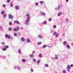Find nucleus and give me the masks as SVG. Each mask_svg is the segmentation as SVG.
I'll return each mask as SVG.
<instances>
[{"label":"nucleus","mask_w":73,"mask_h":73,"mask_svg":"<svg viewBox=\"0 0 73 73\" xmlns=\"http://www.w3.org/2000/svg\"><path fill=\"white\" fill-rule=\"evenodd\" d=\"M8 17H9V14Z\"/></svg>","instance_id":"0e129e2a"},{"label":"nucleus","mask_w":73,"mask_h":73,"mask_svg":"<svg viewBox=\"0 0 73 73\" xmlns=\"http://www.w3.org/2000/svg\"><path fill=\"white\" fill-rule=\"evenodd\" d=\"M20 69V68L19 67H18L17 68V70H19Z\"/></svg>","instance_id":"3c124183"},{"label":"nucleus","mask_w":73,"mask_h":73,"mask_svg":"<svg viewBox=\"0 0 73 73\" xmlns=\"http://www.w3.org/2000/svg\"><path fill=\"white\" fill-rule=\"evenodd\" d=\"M70 66H71V67H73V64H71L70 65Z\"/></svg>","instance_id":"603ef678"},{"label":"nucleus","mask_w":73,"mask_h":73,"mask_svg":"<svg viewBox=\"0 0 73 73\" xmlns=\"http://www.w3.org/2000/svg\"><path fill=\"white\" fill-rule=\"evenodd\" d=\"M26 40V42H28V43L31 42V40H30V39L27 38Z\"/></svg>","instance_id":"7ed1b4c3"},{"label":"nucleus","mask_w":73,"mask_h":73,"mask_svg":"<svg viewBox=\"0 0 73 73\" xmlns=\"http://www.w3.org/2000/svg\"><path fill=\"white\" fill-rule=\"evenodd\" d=\"M7 49L6 48H3L2 49V50H3V51H5V50H6Z\"/></svg>","instance_id":"7c9ffc66"},{"label":"nucleus","mask_w":73,"mask_h":73,"mask_svg":"<svg viewBox=\"0 0 73 73\" xmlns=\"http://www.w3.org/2000/svg\"><path fill=\"white\" fill-rule=\"evenodd\" d=\"M46 45H44L43 46V48H46Z\"/></svg>","instance_id":"72a5a7b5"},{"label":"nucleus","mask_w":73,"mask_h":73,"mask_svg":"<svg viewBox=\"0 0 73 73\" xmlns=\"http://www.w3.org/2000/svg\"><path fill=\"white\" fill-rule=\"evenodd\" d=\"M33 60L34 62H36V60L34 58L33 59Z\"/></svg>","instance_id":"bb28decb"},{"label":"nucleus","mask_w":73,"mask_h":73,"mask_svg":"<svg viewBox=\"0 0 73 73\" xmlns=\"http://www.w3.org/2000/svg\"><path fill=\"white\" fill-rule=\"evenodd\" d=\"M40 62V60H37V64H39Z\"/></svg>","instance_id":"c85d7f7f"},{"label":"nucleus","mask_w":73,"mask_h":73,"mask_svg":"<svg viewBox=\"0 0 73 73\" xmlns=\"http://www.w3.org/2000/svg\"><path fill=\"white\" fill-rule=\"evenodd\" d=\"M27 17V19L26 21L25 22V23L27 25H29V20H30V17H29V14H27L25 15Z\"/></svg>","instance_id":"f257e3e1"},{"label":"nucleus","mask_w":73,"mask_h":73,"mask_svg":"<svg viewBox=\"0 0 73 73\" xmlns=\"http://www.w3.org/2000/svg\"><path fill=\"white\" fill-rule=\"evenodd\" d=\"M37 37L38 38L41 39L42 37V36L40 35H39L37 36Z\"/></svg>","instance_id":"20e7f679"},{"label":"nucleus","mask_w":73,"mask_h":73,"mask_svg":"<svg viewBox=\"0 0 73 73\" xmlns=\"http://www.w3.org/2000/svg\"><path fill=\"white\" fill-rule=\"evenodd\" d=\"M56 25H54L53 26V28H56Z\"/></svg>","instance_id":"a19ab883"},{"label":"nucleus","mask_w":73,"mask_h":73,"mask_svg":"<svg viewBox=\"0 0 73 73\" xmlns=\"http://www.w3.org/2000/svg\"><path fill=\"white\" fill-rule=\"evenodd\" d=\"M2 28V27L1 26H0V29H1Z\"/></svg>","instance_id":"bf43d9fd"},{"label":"nucleus","mask_w":73,"mask_h":73,"mask_svg":"<svg viewBox=\"0 0 73 73\" xmlns=\"http://www.w3.org/2000/svg\"><path fill=\"white\" fill-rule=\"evenodd\" d=\"M44 67L46 68H47V67H49V65L47 64H44Z\"/></svg>","instance_id":"f3484780"},{"label":"nucleus","mask_w":73,"mask_h":73,"mask_svg":"<svg viewBox=\"0 0 73 73\" xmlns=\"http://www.w3.org/2000/svg\"><path fill=\"white\" fill-rule=\"evenodd\" d=\"M41 42H38V45H41Z\"/></svg>","instance_id":"2f4dec72"},{"label":"nucleus","mask_w":73,"mask_h":73,"mask_svg":"<svg viewBox=\"0 0 73 73\" xmlns=\"http://www.w3.org/2000/svg\"><path fill=\"white\" fill-rule=\"evenodd\" d=\"M62 14V13L59 12L58 13V16H61Z\"/></svg>","instance_id":"9b49d317"},{"label":"nucleus","mask_w":73,"mask_h":73,"mask_svg":"<svg viewBox=\"0 0 73 73\" xmlns=\"http://www.w3.org/2000/svg\"><path fill=\"white\" fill-rule=\"evenodd\" d=\"M5 36L6 38H8L9 39V36H8V34H6Z\"/></svg>","instance_id":"6e6552de"},{"label":"nucleus","mask_w":73,"mask_h":73,"mask_svg":"<svg viewBox=\"0 0 73 73\" xmlns=\"http://www.w3.org/2000/svg\"><path fill=\"white\" fill-rule=\"evenodd\" d=\"M55 58L56 60H57V59H58V57L57 56V55H55Z\"/></svg>","instance_id":"a211bd4d"},{"label":"nucleus","mask_w":73,"mask_h":73,"mask_svg":"<svg viewBox=\"0 0 73 73\" xmlns=\"http://www.w3.org/2000/svg\"><path fill=\"white\" fill-rule=\"evenodd\" d=\"M57 9V8H55V9L56 10V9Z\"/></svg>","instance_id":"69168bd1"},{"label":"nucleus","mask_w":73,"mask_h":73,"mask_svg":"<svg viewBox=\"0 0 73 73\" xmlns=\"http://www.w3.org/2000/svg\"><path fill=\"white\" fill-rule=\"evenodd\" d=\"M72 46H73V42H72Z\"/></svg>","instance_id":"e2e57ef3"},{"label":"nucleus","mask_w":73,"mask_h":73,"mask_svg":"<svg viewBox=\"0 0 73 73\" xmlns=\"http://www.w3.org/2000/svg\"><path fill=\"white\" fill-rule=\"evenodd\" d=\"M58 35H59V34H57L56 35L55 37H57V36H58Z\"/></svg>","instance_id":"c03bdc74"},{"label":"nucleus","mask_w":73,"mask_h":73,"mask_svg":"<svg viewBox=\"0 0 73 73\" xmlns=\"http://www.w3.org/2000/svg\"><path fill=\"white\" fill-rule=\"evenodd\" d=\"M63 35L64 36H65V34H64Z\"/></svg>","instance_id":"680f3d73"},{"label":"nucleus","mask_w":73,"mask_h":73,"mask_svg":"<svg viewBox=\"0 0 73 73\" xmlns=\"http://www.w3.org/2000/svg\"><path fill=\"white\" fill-rule=\"evenodd\" d=\"M66 22H68V19H66Z\"/></svg>","instance_id":"13d9d810"},{"label":"nucleus","mask_w":73,"mask_h":73,"mask_svg":"<svg viewBox=\"0 0 73 73\" xmlns=\"http://www.w3.org/2000/svg\"><path fill=\"white\" fill-rule=\"evenodd\" d=\"M62 39L60 38V41H62Z\"/></svg>","instance_id":"052dcab7"},{"label":"nucleus","mask_w":73,"mask_h":73,"mask_svg":"<svg viewBox=\"0 0 73 73\" xmlns=\"http://www.w3.org/2000/svg\"><path fill=\"white\" fill-rule=\"evenodd\" d=\"M70 69H67V71L68 72H70Z\"/></svg>","instance_id":"58836bf2"},{"label":"nucleus","mask_w":73,"mask_h":73,"mask_svg":"<svg viewBox=\"0 0 73 73\" xmlns=\"http://www.w3.org/2000/svg\"><path fill=\"white\" fill-rule=\"evenodd\" d=\"M66 2H68L69 1V0H66Z\"/></svg>","instance_id":"6e6d98bb"},{"label":"nucleus","mask_w":73,"mask_h":73,"mask_svg":"<svg viewBox=\"0 0 73 73\" xmlns=\"http://www.w3.org/2000/svg\"><path fill=\"white\" fill-rule=\"evenodd\" d=\"M63 44L65 45H66L67 44V42L66 41H64L63 42Z\"/></svg>","instance_id":"dca6fc26"},{"label":"nucleus","mask_w":73,"mask_h":73,"mask_svg":"<svg viewBox=\"0 0 73 73\" xmlns=\"http://www.w3.org/2000/svg\"><path fill=\"white\" fill-rule=\"evenodd\" d=\"M67 48L68 49H70V46L69 44H67Z\"/></svg>","instance_id":"4be33fe9"},{"label":"nucleus","mask_w":73,"mask_h":73,"mask_svg":"<svg viewBox=\"0 0 73 73\" xmlns=\"http://www.w3.org/2000/svg\"><path fill=\"white\" fill-rule=\"evenodd\" d=\"M62 73H66V70H64L62 71Z\"/></svg>","instance_id":"c756f323"},{"label":"nucleus","mask_w":73,"mask_h":73,"mask_svg":"<svg viewBox=\"0 0 73 73\" xmlns=\"http://www.w3.org/2000/svg\"><path fill=\"white\" fill-rule=\"evenodd\" d=\"M1 44L2 45H4L5 44V43L4 42H2Z\"/></svg>","instance_id":"37998d69"},{"label":"nucleus","mask_w":73,"mask_h":73,"mask_svg":"<svg viewBox=\"0 0 73 73\" xmlns=\"http://www.w3.org/2000/svg\"><path fill=\"white\" fill-rule=\"evenodd\" d=\"M42 5V4L44 3V2L42 1H41L39 2Z\"/></svg>","instance_id":"393cba45"},{"label":"nucleus","mask_w":73,"mask_h":73,"mask_svg":"<svg viewBox=\"0 0 73 73\" xmlns=\"http://www.w3.org/2000/svg\"><path fill=\"white\" fill-rule=\"evenodd\" d=\"M57 34V32H54V35H56Z\"/></svg>","instance_id":"ea45409f"},{"label":"nucleus","mask_w":73,"mask_h":73,"mask_svg":"<svg viewBox=\"0 0 73 73\" xmlns=\"http://www.w3.org/2000/svg\"><path fill=\"white\" fill-rule=\"evenodd\" d=\"M43 24H47V23L46 22V21H44L43 22Z\"/></svg>","instance_id":"473e14b6"},{"label":"nucleus","mask_w":73,"mask_h":73,"mask_svg":"<svg viewBox=\"0 0 73 73\" xmlns=\"http://www.w3.org/2000/svg\"><path fill=\"white\" fill-rule=\"evenodd\" d=\"M9 47V46H4V48H5L6 49H7V48H8Z\"/></svg>","instance_id":"412c9836"},{"label":"nucleus","mask_w":73,"mask_h":73,"mask_svg":"<svg viewBox=\"0 0 73 73\" xmlns=\"http://www.w3.org/2000/svg\"><path fill=\"white\" fill-rule=\"evenodd\" d=\"M9 19H13V16L11 15H9Z\"/></svg>","instance_id":"2eb2a0df"},{"label":"nucleus","mask_w":73,"mask_h":73,"mask_svg":"<svg viewBox=\"0 0 73 73\" xmlns=\"http://www.w3.org/2000/svg\"><path fill=\"white\" fill-rule=\"evenodd\" d=\"M35 4L36 5H38V3L36 2L35 3Z\"/></svg>","instance_id":"79ce46f5"},{"label":"nucleus","mask_w":73,"mask_h":73,"mask_svg":"<svg viewBox=\"0 0 73 73\" xmlns=\"http://www.w3.org/2000/svg\"><path fill=\"white\" fill-rule=\"evenodd\" d=\"M3 57V56L2 55H0V58Z\"/></svg>","instance_id":"de8ad7c7"},{"label":"nucleus","mask_w":73,"mask_h":73,"mask_svg":"<svg viewBox=\"0 0 73 73\" xmlns=\"http://www.w3.org/2000/svg\"><path fill=\"white\" fill-rule=\"evenodd\" d=\"M13 3H11L10 4V6L11 7H13Z\"/></svg>","instance_id":"b1692460"},{"label":"nucleus","mask_w":73,"mask_h":73,"mask_svg":"<svg viewBox=\"0 0 73 73\" xmlns=\"http://www.w3.org/2000/svg\"><path fill=\"white\" fill-rule=\"evenodd\" d=\"M14 23L17 24H19V22L17 21H15L14 22Z\"/></svg>","instance_id":"423d86ee"},{"label":"nucleus","mask_w":73,"mask_h":73,"mask_svg":"<svg viewBox=\"0 0 73 73\" xmlns=\"http://www.w3.org/2000/svg\"><path fill=\"white\" fill-rule=\"evenodd\" d=\"M21 29H23V27H22V28H21Z\"/></svg>","instance_id":"774afa93"},{"label":"nucleus","mask_w":73,"mask_h":73,"mask_svg":"<svg viewBox=\"0 0 73 73\" xmlns=\"http://www.w3.org/2000/svg\"><path fill=\"white\" fill-rule=\"evenodd\" d=\"M51 32H52H52H53V30H51Z\"/></svg>","instance_id":"4d7b16f0"},{"label":"nucleus","mask_w":73,"mask_h":73,"mask_svg":"<svg viewBox=\"0 0 73 73\" xmlns=\"http://www.w3.org/2000/svg\"><path fill=\"white\" fill-rule=\"evenodd\" d=\"M15 9H16L17 10H18V9H19V7L18 6H17L15 7Z\"/></svg>","instance_id":"1a4fd4ad"},{"label":"nucleus","mask_w":73,"mask_h":73,"mask_svg":"<svg viewBox=\"0 0 73 73\" xmlns=\"http://www.w3.org/2000/svg\"><path fill=\"white\" fill-rule=\"evenodd\" d=\"M38 56L39 57H42V54H40L38 55Z\"/></svg>","instance_id":"5701e85b"},{"label":"nucleus","mask_w":73,"mask_h":73,"mask_svg":"<svg viewBox=\"0 0 73 73\" xmlns=\"http://www.w3.org/2000/svg\"><path fill=\"white\" fill-rule=\"evenodd\" d=\"M21 41H23V42H24V41H25V40L24 38H21Z\"/></svg>","instance_id":"9d476101"},{"label":"nucleus","mask_w":73,"mask_h":73,"mask_svg":"<svg viewBox=\"0 0 73 73\" xmlns=\"http://www.w3.org/2000/svg\"><path fill=\"white\" fill-rule=\"evenodd\" d=\"M16 67L14 68V69H16Z\"/></svg>","instance_id":"338daca9"},{"label":"nucleus","mask_w":73,"mask_h":73,"mask_svg":"<svg viewBox=\"0 0 73 73\" xmlns=\"http://www.w3.org/2000/svg\"><path fill=\"white\" fill-rule=\"evenodd\" d=\"M29 56L30 57H34V55L32 54H31L29 55Z\"/></svg>","instance_id":"6ab92c4d"},{"label":"nucleus","mask_w":73,"mask_h":73,"mask_svg":"<svg viewBox=\"0 0 73 73\" xmlns=\"http://www.w3.org/2000/svg\"><path fill=\"white\" fill-rule=\"evenodd\" d=\"M52 20V18H50L48 19V21H50Z\"/></svg>","instance_id":"cd10ccee"},{"label":"nucleus","mask_w":73,"mask_h":73,"mask_svg":"<svg viewBox=\"0 0 73 73\" xmlns=\"http://www.w3.org/2000/svg\"><path fill=\"white\" fill-rule=\"evenodd\" d=\"M67 69H70V68H71L70 66H69V65H68L67 66Z\"/></svg>","instance_id":"aec40b11"},{"label":"nucleus","mask_w":73,"mask_h":73,"mask_svg":"<svg viewBox=\"0 0 73 73\" xmlns=\"http://www.w3.org/2000/svg\"><path fill=\"white\" fill-rule=\"evenodd\" d=\"M4 13H5L4 11H2L1 12V15H3L4 14Z\"/></svg>","instance_id":"a878e982"},{"label":"nucleus","mask_w":73,"mask_h":73,"mask_svg":"<svg viewBox=\"0 0 73 73\" xmlns=\"http://www.w3.org/2000/svg\"><path fill=\"white\" fill-rule=\"evenodd\" d=\"M17 29H13L14 31H18L19 30V27H17Z\"/></svg>","instance_id":"39448f33"},{"label":"nucleus","mask_w":73,"mask_h":73,"mask_svg":"<svg viewBox=\"0 0 73 73\" xmlns=\"http://www.w3.org/2000/svg\"><path fill=\"white\" fill-rule=\"evenodd\" d=\"M7 3H9V0H7Z\"/></svg>","instance_id":"09e8293b"},{"label":"nucleus","mask_w":73,"mask_h":73,"mask_svg":"<svg viewBox=\"0 0 73 73\" xmlns=\"http://www.w3.org/2000/svg\"><path fill=\"white\" fill-rule=\"evenodd\" d=\"M2 6L3 7H4V8H5V5L4 4H3V5H2Z\"/></svg>","instance_id":"4c0bfd02"},{"label":"nucleus","mask_w":73,"mask_h":73,"mask_svg":"<svg viewBox=\"0 0 73 73\" xmlns=\"http://www.w3.org/2000/svg\"><path fill=\"white\" fill-rule=\"evenodd\" d=\"M48 47V48H51L52 46H47Z\"/></svg>","instance_id":"8fccbe9b"},{"label":"nucleus","mask_w":73,"mask_h":73,"mask_svg":"<svg viewBox=\"0 0 73 73\" xmlns=\"http://www.w3.org/2000/svg\"><path fill=\"white\" fill-rule=\"evenodd\" d=\"M6 14H4L3 15V17H4V19H5V18H6Z\"/></svg>","instance_id":"4468645a"},{"label":"nucleus","mask_w":73,"mask_h":73,"mask_svg":"<svg viewBox=\"0 0 73 73\" xmlns=\"http://www.w3.org/2000/svg\"><path fill=\"white\" fill-rule=\"evenodd\" d=\"M61 6L60 5H59L58 7L57 10L58 11V10L60 9H61Z\"/></svg>","instance_id":"0eeeda50"},{"label":"nucleus","mask_w":73,"mask_h":73,"mask_svg":"<svg viewBox=\"0 0 73 73\" xmlns=\"http://www.w3.org/2000/svg\"><path fill=\"white\" fill-rule=\"evenodd\" d=\"M31 72H33V69L31 68Z\"/></svg>","instance_id":"f704fd0d"},{"label":"nucleus","mask_w":73,"mask_h":73,"mask_svg":"<svg viewBox=\"0 0 73 73\" xmlns=\"http://www.w3.org/2000/svg\"><path fill=\"white\" fill-rule=\"evenodd\" d=\"M9 38L10 39H11V40H12V38H13V37H11V36H9Z\"/></svg>","instance_id":"a18cd8bd"},{"label":"nucleus","mask_w":73,"mask_h":73,"mask_svg":"<svg viewBox=\"0 0 73 73\" xmlns=\"http://www.w3.org/2000/svg\"><path fill=\"white\" fill-rule=\"evenodd\" d=\"M22 61L23 62H26V60L25 59H23L22 60Z\"/></svg>","instance_id":"ddd939ff"},{"label":"nucleus","mask_w":73,"mask_h":73,"mask_svg":"<svg viewBox=\"0 0 73 73\" xmlns=\"http://www.w3.org/2000/svg\"><path fill=\"white\" fill-rule=\"evenodd\" d=\"M12 29L11 28H9V31H11Z\"/></svg>","instance_id":"5fc2aeb1"},{"label":"nucleus","mask_w":73,"mask_h":73,"mask_svg":"<svg viewBox=\"0 0 73 73\" xmlns=\"http://www.w3.org/2000/svg\"><path fill=\"white\" fill-rule=\"evenodd\" d=\"M32 54H33L34 53H35V51L33 50L32 52Z\"/></svg>","instance_id":"c9c22d12"},{"label":"nucleus","mask_w":73,"mask_h":73,"mask_svg":"<svg viewBox=\"0 0 73 73\" xmlns=\"http://www.w3.org/2000/svg\"><path fill=\"white\" fill-rule=\"evenodd\" d=\"M40 13L42 15V16H45L46 15V14L44 13H43L42 11H41L40 12Z\"/></svg>","instance_id":"f03ea898"},{"label":"nucleus","mask_w":73,"mask_h":73,"mask_svg":"<svg viewBox=\"0 0 73 73\" xmlns=\"http://www.w3.org/2000/svg\"><path fill=\"white\" fill-rule=\"evenodd\" d=\"M18 35H19V36H20V35H21V34L20 33H18Z\"/></svg>","instance_id":"864d4df0"},{"label":"nucleus","mask_w":73,"mask_h":73,"mask_svg":"<svg viewBox=\"0 0 73 73\" xmlns=\"http://www.w3.org/2000/svg\"><path fill=\"white\" fill-rule=\"evenodd\" d=\"M18 52L19 54H21V51L20 49L18 50Z\"/></svg>","instance_id":"f8f14e48"},{"label":"nucleus","mask_w":73,"mask_h":73,"mask_svg":"<svg viewBox=\"0 0 73 73\" xmlns=\"http://www.w3.org/2000/svg\"><path fill=\"white\" fill-rule=\"evenodd\" d=\"M9 25H12V22H9Z\"/></svg>","instance_id":"49530a36"},{"label":"nucleus","mask_w":73,"mask_h":73,"mask_svg":"<svg viewBox=\"0 0 73 73\" xmlns=\"http://www.w3.org/2000/svg\"><path fill=\"white\" fill-rule=\"evenodd\" d=\"M14 36H17V34L16 33H14Z\"/></svg>","instance_id":"e433bc0d"}]
</instances>
